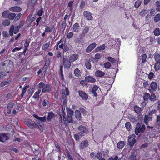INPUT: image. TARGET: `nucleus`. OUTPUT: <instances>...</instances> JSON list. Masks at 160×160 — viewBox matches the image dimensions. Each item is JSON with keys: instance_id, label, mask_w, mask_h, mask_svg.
Masks as SVG:
<instances>
[{"instance_id": "1", "label": "nucleus", "mask_w": 160, "mask_h": 160, "mask_svg": "<svg viewBox=\"0 0 160 160\" xmlns=\"http://www.w3.org/2000/svg\"><path fill=\"white\" fill-rule=\"evenodd\" d=\"M67 116L66 118V113L62 108V115L60 114V122L62 123L63 121L65 126H68V123H72L74 122V120L72 116L74 115V111L71 109H69L67 111Z\"/></svg>"}, {"instance_id": "2", "label": "nucleus", "mask_w": 160, "mask_h": 160, "mask_svg": "<svg viewBox=\"0 0 160 160\" xmlns=\"http://www.w3.org/2000/svg\"><path fill=\"white\" fill-rule=\"evenodd\" d=\"M38 88L41 90L42 89V93H49L52 91V86L48 84H45L43 82H40L38 85Z\"/></svg>"}, {"instance_id": "3", "label": "nucleus", "mask_w": 160, "mask_h": 160, "mask_svg": "<svg viewBox=\"0 0 160 160\" xmlns=\"http://www.w3.org/2000/svg\"><path fill=\"white\" fill-rule=\"evenodd\" d=\"M24 24V22L22 21L20 22L18 26H16L15 27L14 25H12L10 26L9 30V34L10 36H12L13 33H17L19 31V29L22 28Z\"/></svg>"}, {"instance_id": "4", "label": "nucleus", "mask_w": 160, "mask_h": 160, "mask_svg": "<svg viewBox=\"0 0 160 160\" xmlns=\"http://www.w3.org/2000/svg\"><path fill=\"white\" fill-rule=\"evenodd\" d=\"M145 128V125L144 124H142V122H138L135 129V134L138 135L140 132L142 133H144Z\"/></svg>"}, {"instance_id": "5", "label": "nucleus", "mask_w": 160, "mask_h": 160, "mask_svg": "<svg viewBox=\"0 0 160 160\" xmlns=\"http://www.w3.org/2000/svg\"><path fill=\"white\" fill-rule=\"evenodd\" d=\"M154 59L156 62L154 65V69L157 71L160 69V54L155 52L154 54Z\"/></svg>"}, {"instance_id": "6", "label": "nucleus", "mask_w": 160, "mask_h": 160, "mask_svg": "<svg viewBox=\"0 0 160 160\" xmlns=\"http://www.w3.org/2000/svg\"><path fill=\"white\" fill-rule=\"evenodd\" d=\"M62 98L63 100V104L65 107L66 106L68 102V96L69 95V91L68 87L65 88V90H62Z\"/></svg>"}, {"instance_id": "7", "label": "nucleus", "mask_w": 160, "mask_h": 160, "mask_svg": "<svg viewBox=\"0 0 160 160\" xmlns=\"http://www.w3.org/2000/svg\"><path fill=\"white\" fill-rule=\"evenodd\" d=\"M78 134L81 137H83L89 133L88 128L85 126L81 125L78 127Z\"/></svg>"}, {"instance_id": "8", "label": "nucleus", "mask_w": 160, "mask_h": 160, "mask_svg": "<svg viewBox=\"0 0 160 160\" xmlns=\"http://www.w3.org/2000/svg\"><path fill=\"white\" fill-rule=\"evenodd\" d=\"M135 135L133 134L129 135L128 137V142L129 143V145L131 148H132L136 142L135 140Z\"/></svg>"}, {"instance_id": "9", "label": "nucleus", "mask_w": 160, "mask_h": 160, "mask_svg": "<svg viewBox=\"0 0 160 160\" xmlns=\"http://www.w3.org/2000/svg\"><path fill=\"white\" fill-rule=\"evenodd\" d=\"M71 62L69 59L68 60L66 56H64L62 60V65L64 66V68H69L71 66Z\"/></svg>"}, {"instance_id": "10", "label": "nucleus", "mask_w": 160, "mask_h": 160, "mask_svg": "<svg viewBox=\"0 0 160 160\" xmlns=\"http://www.w3.org/2000/svg\"><path fill=\"white\" fill-rule=\"evenodd\" d=\"M10 138L9 134L7 133H0V142H4Z\"/></svg>"}, {"instance_id": "11", "label": "nucleus", "mask_w": 160, "mask_h": 160, "mask_svg": "<svg viewBox=\"0 0 160 160\" xmlns=\"http://www.w3.org/2000/svg\"><path fill=\"white\" fill-rule=\"evenodd\" d=\"M25 122L26 124L30 128L32 129L37 128V124L31 119H28L25 121Z\"/></svg>"}, {"instance_id": "12", "label": "nucleus", "mask_w": 160, "mask_h": 160, "mask_svg": "<svg viewBox=\"0 0 160 160\" xmlns=\"http://www.w3.org/2000/svg\"><path fill=\"white\" fill-rule=\"evenodd\" d=\"M100 89L99 87L96 85H94L92 88L91 92L93 94V96L97 97L98 96V93L99 92V90Z\"/></svg>"}, {"instance_id": "13", "label": "nucleus", "mask_w": 160, "mask_h": 160, "mask_svg": "<svg viewBox=\"0 0 160 160\" xmlns=\"http://www.w3.org/2000/svg\"><path fill=\"white\" fill-rule=\"evenodd\" d=\"M89 146V142L87 139H85L82 141L79 144V147L80 149H85Z\"/></svg>"}, {"instance_id": "14", "label": "nucleus", "mask_w": 160, "mask_h": 160, "mask_svg": "<svg viewBox=\"0 0 160 160\" xmlns=\"http://www.w3.org/2000/svg\"><path fill=\"white\" fill-rule=\"evenodd\" d=\"M92 14L87 11H85L83 12V15L86 19L88 20H92L93 17L92 16Z\"/></svg>"}, {"instance_id": "15", "label": "nucleus", "mask_w": 160, "mask_h": 160, "mask_svg": "<svg viewBox=\"0 0 160 160\" xmlns=\"http://www.w3.org/2000/svg\"><path fill=\"white\" fill-rule=\"evenodd\" d=\"M97 44L95 42L91 44L88 46L86 49V52L88 53L90 52L95 48Z\"/></svg>"}, {"instance_id": "16", "label": "nucleus", "mask_w": 160, "mask_h": 160, "mask_svg": "<svg viewBox=\"0 0 160 160\" xmlns=\"http://www.w3.org/2000/svg\"><path fill=\"white\" fill-rule=\"evenodd\" d=\"M79 96L83 100H87L88 99V95L82 91L79 90L78 91Z\"/></svg>"}, {"instance_id": "17", "label": "nucleus", "mask_w": 160, "mask_h": 160, "mask_svg": "<svg viewBox=\"0 0 160 160\" xmlns=\"http://www.w3.org/2000/svg\"><path fill=\"white\" fill-rule=\"evenodd\" d=\"M85 80L86 82L91 83H94L96 81L95 78L90 76H85Z\"/></svg>"}, {"instance_id": "18", "label": "nucleus", "mask_w": 160, "mask_h": 160, "mask_svg": "<svg viewBox=\"0 0 160 160\" xmlns=\"http://www.w3.org/2000/svg\"><path fill=\"white\" fill-rule=\"evenodd\" d=\"M55 114L52 111L49 112H48V115L46 119L48 122H50L51 119L55 118Z\"/></svg>"}, {"instance_id": "19", "label": "nucleus", "mask_w": 160, "mask_h": 160, "mask_svg": "<svg viewBox=\"0 0 160 160\" xmlns=\"http://www.w3.org/2000/svg\"><path fill=\"white\" fill-rule=\"evenodd\" d=\"M75 116L77 120L78 121L81 120V114L80 111L78 110H76L75 112Z\"/></svg>"}, {"instance_id": "20", "label": "nucleus", "mask_w": 160, "mask_h": 160, "mask_svg": "<svg viewBox=\"0 0 160 160\" xmlns=\"http://www.w3.org/2000/svg\"><path fill=\"white\" fill-rule=\"evenodd\" d=\"M9 9L14 12H19L22 10V8L19 6H14L9 8Z\"/></svg>"}, {"instance_id": "21", "label": "nucleus", "mask_w": 160, "mask_h": 160, "mask_svg": "<svg viewBox=\"0 0 160 160\" xmlns=\"http://www.w3.org/2000/svg\"><path fill=\"white\" fill-rule=\"evenodd\" d=\"M80 27L78 23L76 22L74 23L72 27L73 31L75 32H78L80 30Z\"/></svg>"}, {"instance_id": "22", "label": "nucleus", "mask_w": 160, "mask_h": 160, "mask_svg": "<svg viewBox=\"0 0 160 160\" xmlns=\"http://www.w3.org/2000/svg\"><path fill=\"white\" fill-rule=\"evenodd\" d=\"M78 54H74L71 55L69 57V59L71 62H73L76 60L78 58Z\"/></svg>"}, {"instance_id": "23", "label": "nucleus", "mask_w": 160, "mask_h": 160, "mask_svg": "<svg viewBox=\"0 0 160 160\" xmlns=\"http://www.w3.org/2000/svg\"><path fill=\"white\" fill-rule=\"evenodd\" d=\"M91 60L90 59L87 58L85 62V66L88 70H90L91 68Z\"/></svg>"}, {"instance_id": "24", "label": "nucleus", "mask_w": 160, "mask_h": 160, "mask_svg": "<svg viewBox=\"0 0 160 160\" xmlns=\"http://www.w3.org/2000/svg\"><path fill=\"white\" fill-rule=\"evenodd\" d=\"M128 160H138L137 154L134 151H132L131 155L128 158Z\"/></svg>"}, {"instance_id": "25", "label": "nucleus", "mask_w": 160, "mask_h": 160, "mask_svg": "<svg viewBox=\"0 0 160 160\" xmlns=\"http://www.w3.org/2000/svg\"><path fill=\"white\" fill-rule=\"evenodd\" d=\"M95 74L97 77H102L104 76L105 73L100 70H98L95 72Z\"/></svg>"}, {"instance_id": "26", "label": "nucleus", "mask_w": 160, "mask_h": 160, "mask_svg": "<svg viewBox=\"0 0 160 160\" xmlns=\"http://www.w3.org/2000/svg\"><path fill=\"white\" fill-rule=\"evenodd\" d=\"M14 103L12 102H10L8 104L7 112L8 114H10L11 113V109L13 107Z\"/></svg>"}, {"instance_id": "27", "label": "nucleus", "mask_w": 160, "mask_h": 160, "mask_svg": "<svg viewBox=\"0 0 160 160\" xmlns=\"http://www.w3.org/2000/svg\"><path fill=\"white\" fill-rule=\"evenodd\" d=\"M33 116L36 118L40 120L42 122H45L46 121V118L45 116L40 117L36 114H34Z\"/></svg>"}, {"instance_id": "28", "label": "nucleus", "mask_w": 160, "mask_h": 160, "mask_svg": "<svg viewBox=\"0 0 160 160\" xmlns=\"http://www.w3.org/2000/svg\"><path fill=\"white\" fill-rule=\"evenodd\" d=\"M59 68V70L58 71L59 76L61 79L63 80L64 79V78L63 73V68L62 66L61 65L60 66Z\"/></svg>"}, {"instance_id": "29", "label": "nucleus", "mask_w": 160, "mask_h": 160, "mask_svg": "<svg viewBox=\"0 0 160 160\" xmlns=\"http://www.w3.org/2000/svg\"><path fill=\"white\" fill-rule=\"evenodd\" d=\"M105 48V44H103L97 47L94 50L95 52H100L102 50H104Z\"/></svg>"}, {"instance_id": "30", "label": "nucleus", "mask_w": 160, "mask_h": 160, "mask_svg": "<svg viewBox=\"0 0 160 160\" xmlns=\"http://www.w3.org/2000/svg\"><path fill=\"white\" fill-rule=\"evenodd\" d=\"M41 92V90L38 89V91L35 93L32 98H34V99L37 100H38L39 99V95Z\"/></svg>"}, {"instance_id": "31", "label": "nucleus", "mask_w": 160, "mask_h": 160, "mask_svg": "<svg viewBox=\"0 0 160 160\" xmlns=\"http://www.w3.org/2000/svg\"><path fill=\"white\" fill-rule=\"evenodd\" d=\"M125 145V143L123 141H120L118 143L117 147L118 148L122 149Z\"/></svg>"}, {"instance_id": "32", "label": "nucleus", "mask_w": 160, "mask_h": 160, "mask_svg": "<svg viewBox=\"0 0 160 160\" xmlns=\"http://www.w3.org/2000/svg\"><path fill=\"white\" fill-rule=\"evenodd\" d=\"M152 120V118L151 117H150L148 115H145L144 119V122L146 125H148V122L149 121H151Z\"/></svg>"}, {"instance_id": "33", "label": "nucleus", "mask_w": 160, "mask_h": 160, "mask_svg": "<svg viewBox=\"0 0 160 160\" xmlns=\"http://www.w3.org/2000/svg\"><path fill=\"white\" fill-rule=\"evenodd\" d=\"M134 109L135 112L138 114L140 113L142 111L141 108L137 105H135L134 106Z\"/></svg>"}, {"instance_id": "34", "label": "nucleus", "mask_w": 160, "mask_h": 160, "mask_svg": "<svg viewBox=\"0 0 160 160\" xmlns=\"http://www.w3.org/2000/svg\"><path fill=\"white\" fill-rule=\"evenodd\" d=\"M154 35L155 36H158L160 35V30L159 28H155L153 31Z\"/></svg>"}, {"instance_id": "35", "label": "nucleus", "mask_w": 160, "mask_h": 160, "mask_svg": "<svg viewBox=\"0 0 160 160\" xmlns=\"http://www.w3.org/2000/svg\"><path fill=\"white\" fill-rule=\"evenodd\" d=\"M54 142L55 147L58 149L57 152H61V148L59 143L55 141H54Z\"/></svg>"}, {"instance_id": "36", "label": "nucleus", "mask_w": 160, "mask_h": 160, "mask_svg": "<svg viewBox=\"0 0 160 160\" xmlns=\"http://www.w3.org/2000/svg\"><path fill=\"white\" fill-rule=\"evenodd\" d=\"M148 12V11L147 9H143L140 11L139 12V14L142 17H143L145 16Z\"/></svg>"}, {"instance_id": "37", "label": "nucleus", "mask_w": 160, "mask_h": 160, "mask_svg": "<svg viewBox=\"0 0 160 160\" xmlns=\"http://www.w3.org/2000/svg\"><path fill=\"white\" fill-rule=\"evenodd\" d=\"M125 126L126 129L128 131H130L132 128L131 124L129 122H126L125 124Z\"/></svg>"}, {"instance_id": "38", "label": "nucleus", "mask_w": 160, "mask_h": 160, "mask_svg": "<svg viewBox=\"0 0 160 160\" xmlns=\"http://www.w3.org/2000/svg\"><path fill=\"white\" fill-rule=\"evenodd\" d=\"M16 16V14L14 13H9L7 18L9 20H12L15 18Z\"/></svg>"}, {"instance_id": "39", "label": "nucleus", "mask_w": 160, "mask_h": 160, "mask_svg": "<svg viewBox=\"0 0 160 160\" xmlns=\"http://www.w3.org/2000/svg\"><path fill=\"white\" fill-rule=\"evenodd\" d=\"M150 87L152 89L155 90L157 88V83L155 82H152L151 83Z\"/></svg>"}, {"instance_id": "40", "label": "nucleus", "mask_w": 160, "mask_h": 160, "mask_svg": "<svg viewBox=\"0 0 160 160\" xmlns=\"http://www.w3.org/2000/svg\"><path fill=\"white\" fill-rule=\"evenodd\" d=\"M50 44V42L44 44L42 46V48L43 50H46L48 49L49 47Z\"/></svg>"}, {"instance_id": "41", "label": "nucleus", "mask_w": 160, "mask_h": 160, "mask_svg": "<svg viewBox=\"0 0 160 160\" xmlns=\"http://www.w3.org/2000/svg\"><path fill=\"white\" fill-rule=\"evenodd\" d=\"M10 22L9 20L5 19L2 22V23L4 26H6L9 25Z\"/></svg>"}, {"instance_id": "42", "label": "nucleus", "mask_w": 160, "mask_h": 160, "mask_svg": "<svg viewBox=\"0 0 160 160\" xmlns=\"http://www.w3.org/2000/svg\"><path fill=\"white\" fill-rule=\"evenodd\" d=\"M9 12H10L8 10L4 11L2 13V16L4 18H7L9 14Z\"/></svg>"}, {"instance_id": "43", "label": "nucleus", "mask_w": 160, "mask_h": 160, "mask_svg": "<svg viewBox=\"0 0 160 160\" xmlns=\"http://www.w3.org/2000/svg\"><path fill=\"white\" fill-rule=\"evenodd\" d=\"M43 13V9L42 8H41L40 9L38 10L37 12V15L39 17H41Z\"/></svg>"}, {"instance_id": "44", "label": "nucleus", "mask_w": 160, "mask_h": 160, "mask_svg": "<svg viewBox=\"0 0 160 160\" xmlns=\"http://www.w3.org/2000/svg\"><path fill=\"white\" fill-rule=\"evenodd\" d=\"M74 73L76 76L79 77L81 75V72L78 68H76L75 69Z\"/></svg>"}, {"instance_id": "45", "label": "nucleus", "mask_w": 160, "mask_h": 160, "mask_svg": "<svg viewBox=\"0 0 160 160\" xmlns=\"http://www.w3.org/2000/svg\"><path fill=\"white\" fill-rule=\"evenodd\" d=\"M142 2V1L141 0H137L135 4L134 7L136 8H138L141 5V3Z\"/></svg>"}, {"instance_id": "46", "label": "nucleus", "mask_w": 160, "mask_h": 160, "mask_svg": "<svg viewBox=\"0 0 160 160\" xmlns=\"http://www.w3.org/2000/svg\"><path fill=\"white\" fill-rule=\"evenodd\" d=\"M103 154L104 157H108L109 156V151L107 148H106L103 151Z\"/></svg>"}, {"instance_id": "47", "label": "nucleus", "mask_w": 160, "mask_h": 160, "mask_svg": "<svg viewBox=\"0 0 160 160\" xmlns=\"http://www.w3.org/2000/svg\"><path fill=\"white\" fill-rule=\"evenodd\" d=\"M154 20L155 22H157L160 20V14H158L154 17Z\"/></svg>"}, {"instance_id": "48", "label": "nucleus", "mask_w": 160, "mask_h": 160, "mask_svg": "<svg viewBox=\"0 0 160 160\" xmlns=\"http://www.w3.org/2000/svg\"><path fill=\"white\" fill-rule=\"evenodd\" d=\"M96 158L100 160L102 157V154L101 152L98 151L95 156Z\"/></svg>"}, {"instance_id": "49", "label": "nucleus", "mask_w": 160, "mask_h": 160, "mask_svg": "<svg viewBox=\"0 0 160 160\" xmlns=\"http://www.w3.org/2000/svg\"><path fill=\"white\" fill-rule=\"evenodd\" d=\"M89 29V27L86 26L83 29L82 32L86 34L88 33Z\"/></svg>"}, {"instance_id": "50", "label": "nucleus", "mask_w": 160, "mask_h": 160, "mask_svg": "<svg viewBox=\"0 0 160 160\" xmlns=\"http://www.w3.org/2000/svg\"><path fill=\"white\" fill-rule=\"evenodd\" d=\"M156 112L157 111L156 110L154 109L152 110H150L149 111L148 115L150 117H152V115L153 114H155V115H156Z\"/></svg>"}, {"instance_id": "51", "label": "nucleus", "mask_w": 160, "mask_h": 160, "mask_svg": "<svg viewBox=\"0 0 160 160\" xmlns=\"http://www.w3.org/2000/svg\"><path fill=\"white\" fill-rule=\"evenodd\" d=\"M111 66V64L109 62H106L104 64V67L107 69H109Z\"/></svg>"}, {"instance_id": "52", "label": "nucleus", "mask_w": 160, "mask_h": 160, "mask_svg": "<svg viewBox=\"0 0 160 160\" xmlns=\"http://www.w3.org/2000/svg\"><path fill=\"white\" fill-rule=\"evenodd\" d=\"M147 58V55L146 54H143L142 57V63H144L146 61V59Z\"/></svg>"}, {"instance_id": "53", "label": "nucleus", "mask_w": 160, "mask_h": 160, "mask_svg": "<svg viewBox=\"0 0 160 160\" xmlns=\"http://www.w3.org/2000/svg\"><path fill=\"white\" fill-rule=\"evenodd\" d=\"M150 95L149 94L147 93H145L143 96V99L145 101H147L148 99L149 98Z\"/></svg>"}, {"instance_id": "54", "label": "nucleus", "mask_w": 160, "mask_h": 160, "mask_svg": "<svg viewBox=\"0 0 160 160\" xmlns=\"http://www.w3.org/2000/svg\"><path fill=\"white\" fill-rule=\"evenodd\" d=\"M156 98L155 94L152 92L151 93V96L150 97V99L151 101H154V100L155 99V98Z\"/></svg>"}, {"instance_id": "55", "label": "nucleus", "mask_w": 160, "mask_h": 160, "mask_svg": "<svg viewBox=\"0 0 160 160\" xmlns=\"http://www.w3.org/2000/svg\"><path fill=\"white\" fill-rule=\"evenodd\" d=\"M129 119L131 122L133 123H135L137 122V118L133 116L130 117Z\"/></svg>"}, {"instance_id": "56", "label": "nucleus", "mask_w": 160, "mask_h": 160, "mask_svg": "<svg viewBox=\"0 0 160 160\" xmlns=\"http://www.w3.org/2000/svg\"><path fill=\"white\" fill-rule=\"evenodd\" d=\"M107 59L109 61L112 63H114L116 62L114 58L111 57H108L107 58Z\"/></svg>"}, {"instance_id": "57", "label": "nucleus", "mask_w": 160, "mask_h": 160, "mask_svg": "<svg viewBox=\"0 0 160 160\" xmlns=\"http://www.w3.org/2000/svg\"><path fill=\"white\" fill-rule=\"evenodd\" d=\"M80 112H81L83 115H86L87 113V111L83 108L81 107L79 108Z\"/></svg>"}, {"instance_id": "58", "label": "nucleus", "mask_w": 160, "mask_h": 160, "mask_svg": "<svg viewBox=\"0 0 160 160\" xmlns=\"http://www.w3.org/2000/svg\"><path fill=\"white\" fill-rule=\"evenodd\" d=\"M61 27L62 29L64 30L66 26V21H63L61 24Z\"/></svg>"}, {"instance_id": "59", "label": "nucleus", "mask_w": 160, "mask_h": 160, "mask_svg": "<svg viewBox=\"0 0 160 160\" xmlns=\"http://www.w3.org/2000/svg\"><path fill=\"white\" fill-rule=\"evenodd\" d=\"M85 2L84 1H82L80 5L79 8L81 9H83L85 6Z\"/></svg>"}, {"instance_id": "60", "label": "nucleus", "mask_w": 160, "mask_h": 160, "mask_svg": "<svg viewBox=\"0 0 160 160\" xmlns=\"http://www.w3.org/2000/svg\"><path fill=\"white\" fill-rule=\"evenodd\" d=\"M48 102V98H47L46 99H44L43 100L42 102V105L44 107L46 106L47 104V103Z\"/></svg>"}, {"instance_id": "61", "label": "nucleus", "mask_w": 160, "mask_h": 160, "mask_svg": "<svg viewBox=\"0 0 160 160\" xmlns=\"http://www.w3.org/2000/svg\"><path fill=\"white\" fill-rule=\"evenodd\" d=\"M108 160H121V158L118 159V157L117 155L115 156L114 157H111Z\"/></svg>"}, {"instance_id": "62", "label": "nucleus", "mask_w": 160, "mask_h": 160, "mask_svg": "<svg viewBox=\"0 0 160 160\" xmlns=\"http://www.w3.org/2000/svg\"><path fill=\"white\" fill-rule=\"evenodd\" d=\"M94 57L96 59H99L101 58L102 55L100 53H98L95 54Z\"/></svg>"}, {"instance_id": "63", "label": "nucleus", "mask_w": 160, "mask_h": 160, "mask_svg": "<svg viewBox=\"0 0 160 160\" xmlns=\"http://www.w3.org/2000/svg\"><path fill=\"white\" fill-rule=\"evenodd\" d=\"M79 136L80 135H79V134H75L74 135L73 137L76 141H78L79 140Z\"/></svg>"}, {"instance_id": "64", "label": "nucleus", "mask_w": 160, "mask_h": 160, "mask_svg": "<svg viewBox=\"0 0 160 160\" xmlns=\"http://www.w3.org/2000/svg\"><path fill=\"white\" fill-rule=\"evenodd\" d=\"M156 122L158 124H160V114L158 115H157Z\"/></svg>"}]
</instances>
